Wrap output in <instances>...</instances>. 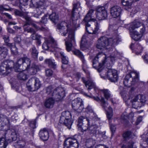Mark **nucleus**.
I'll return each instance as SVG.
<instances>
[{
    "label": "nucleus",
    "instance_id": "bf43d9fd",
    "mask_svg": "<svg viewBox=\"0 0 148 148\" xmlns=\"http://www.w3.org/2000/svg\"><path fill=\"white\" fill-rule=\"evenodd\" d=\"M49 17V16L47 14L45 15L42 18V20L41 21V23H46L47 21V17Z\"/></svg>",
    "mask_w": 148,
    "mask_h": 148
},
{
    "label": "nucleus",
    "instance_id": "a211bd4d",
    "mask_svg": "<svg viewBox=\"0 0 148 148\" xmlns=\"http://www.w3.org/2000/svg\"><path fill=\"white\" fill-rule=\"evenodd\" d=\"M72 105L73 109L79 112H82L84 108L83 101L79 98L73 100Z\"/></svg>",
    "mask_w": 148,
    "mask_h": 148
},
{
    "label": "nucleus",
    "instance_id": "39448f33",
    "mask_svg": "<svg viewBox=\"0 0 148 148\" xmlns=\"http://www.w3.org/2000/svg\"><path fill=\"white\" fill-rule=\"evenodd\" d=\"M135 135L134 134L130 131L124 132L123 134V142L125 145H123L122 148H133L135 142L133 139Z\"/></svg>",
    "mask_w": 148,
    "mask_h": 148
},
{
    "label": "nucleus",
    "instance_id": "603ef678",
    "mask_svg": "<svg viewBox=\"0 0 148 148\" xmlns=\"http://www.w3.org/2000/svg\"><path fill=\"white\" fill-rule=\"evenodd\" d=\"M121 94L124 100L126 101L127 99H128L129 97L127 92L125 91H122L121 92Z\"/></svg>",
    "mask_w": 148,
    "mask_h": 148
},
{
    "label": "nucleus",
    "instance_id": "20e7f679",
    "mask_svg": "<svg viewBox=\"0 0 148 148\" xmlns=\"http://www.w3.org/2000/svg\"><path fill=\"white\" fill-rule=\"evenodd\" d=\"M46 93L50 96H52L56 101L62 99L65 96V92L64 89L59 87L53 89L52 86L47 87L46 90Z\"/></svg>",
    "mask_w": 148,
    "mask_h": 148
},
{
    "label": "nucleus",
    "instance_id": "412c9836",
    "mask_svg": "<svg viewBox=\"0 0 148 148\" xmlns=\"http://www.w3.org/2000/svg\"><path fill=\"white\" fill-rule=\"evenodd\" d=\"M130 27L132 30L140 27V32L141 33H144L145 30L144 26L142 25L141 23L137 20L134 21L132 23Z\"/></svg>",
    "mask_w": 148,
    "mask_h": 148
},
{
    "label": "nucleus",
    "instance_id": "8fccbe9b",
    "mask_svg": "<svg viewBox=\"0 0 148 148\" xmlns=\"http://www.w3.org/2000/svg\"><path fill=\"white\" fill-rule=\"evenodd\" d=\"M128 117L127 116L123 114H122L121 117V122L124 124H126L128 122Z\"/></svg>",
    "mask_w": 148,
    "mask_h": 148
},
{
    "label": "nucleus",
    "instance_id": "f257e3e1",
    "mask_svg": "<svg viewBox=\"0 0 148 148\" xmlns=\"http://www.w3.org/2000/svg\"><path fill=\"white\" fill-rule=\"evenodd\" d=\"M80 5V3L78 1L74 3L71 13L72 25L71 23H66L64 22H62L57 25V29L61 35L65 36L69 31L68 38L64 40L66 49L68 52L71 50L72 43L75 42L74 30L77 26L76 21L79 18V12L81 10Z\"/></svg>",
    "mask_w": 148,
    "mask_h": 148
},
{
    "label": "nucleus",
    "instance_id": "ea45409f",
    "mask_svg": "<svg viewBox=\"0 0 148 148\" xmlns=\"http://www.w3.org/2000/svg\"><path fill=\"white\" fill-rule=\"evenodd\" d=\"M25 142L23 140H21L15 143L14 144V146L16 148H20L23 147L25 145Z\"/></svg>",
    "mask_w": 148,
    "mask_h": 148
},
{
    "label": "nucleus",
    "instance_id": "f8f14e48",
    "mask_svg": "<svg viewBox=\"0 0 148 148\" xmlns=\"http://www.w3.org/2000/svg\"><path fill=\"white\" fill-rule=\"evenodd\" d=\"M60 123L65 125L69 129L71 128L73 122L71 121V115L69 112L65 111L62 113Z\"/></svg>",
    "mask_w": 148,
    "mask_h": 148
},
{
    "label": "nucleus",
    "instance_id": "0e129e2a",
    "mask_svg": "<svg viewBox=\"0 0 148 148\" xmlns=\"http://www.w3.org/2000/svg\"><path fill=\"white\" fill-rule=\"evenodd\" d=\"M36 121L35 120L33 121H32L30 123V127L33 128H35L36 127Z\"/></svg>",
    "mask_w": 148,
    "mask_h": 148
},
{
    "label": "nucleus",
    "instance_id": "2eb2a0df",
    "mask_svg": "<svg viewBox=\"0 0 148 148\" xmlns=\"http://www.w3.org/2000/svg\"><path fill=\"white\" fill-rule=\"evenodd\" d=\"M96 16L99 20H104L107 17V11L104 6H98L96 9Z\"/></svg>",
    "mask_w": 148,
    "mask_h": 148
},
{
    "label": "nucleus",
    "instance_id": "13d9d810",
    "mask_svg": "<svg viewBox=\"0 0 148 148\" xmlns=\"http://www.w3.org/2000/svg\"><path fill=\"white\" fill-rule=\"evenodd\" d=\"M14 41L17 43L19 44L21 41V39L20 36H17L14 38Z\"/></svg>",
    "mask_w": 148,
    "mask_h": 148
},
{
    "label": "nucleus",
    "instance_id": "3c124183",
    "mask_svg": "<svg viewBox=\"0 0 148 148\" xmlns=\"http://www.w3.org/2000/svg\"><path fill=\"white\" fill-rule=\"evenodd\" d=\"M10 137L12 140H15L17 138V135L15 130H14L11 131Z\"/></svg>",
    "mask_w": 148,
    "mask_h": 148
},
{
    "label": "nucleus",
    "instance_id": "e2e57ef3",
    "mask_svg": "<svg viewBox=\"0 0 148 148\" xmlns=\"http://www.w3.org/2000/svg\"><path fill=\"white\" fill-rule=\"evenodd\" d=\"M110 126L111 131L112 132V134L115 132L116 130V127L114 125L110 123Z\"/></svg>",
    "mask_w": 148,
    "mask_h": 148
},
{
    "label": "nucleus",
    "instance_id": "864d4df0",
    "mask_svg": "<svg viewBox=\"0 0 148 148\" xmlns=\"http://www.w3.org/2000/svg\"><path fill=\"white\" fill-rule=\"evenodd\" d=\"M11 88L17 92L19 89L18 84L16 82H14L11 83Z\"/></svg>",
    "mask_w": 148,
    "mask_h": 148
},
{
    "label": "nucleus",
    "instance_id": "9b49d317",
    "mask_svg": "<svg viewBox=\"0 0 148 148\" xmlns=\"http://www.w3.org/2000/svg\"><path fill=\"white\" fill-rule=\"evenodd\" d=\"M41 85V82L39 79L35 77L30 79L27 84L28 90L30 91L37 90Z\"/></svg>",
    "mask_w": 148,
    "mask_h": 148
},
{
    "label": "nucleus",
    "instance_id": "5701e85b",
    "mask_svg": "<svg viewBox=\"0 0 148 148\" xmlns=\"http://www.w3.org/2000/svg\"><path fill=\"white\" fill-rule=\"evenodd\" d=\"M82 81L85 84L86 87L87 88L88 90H90L92 88H95V85L93 80L90 78H89L87 80H86L85 78L82 77Z\"/></svg>",
    "mask_w": 148,
    "mask_h": 148
},
{
    "label": "nucleus",
    "instance_id": "de8ad7c7",
    "mask_svg": "<svg viewBox=\"0 0 148 148\" xmlns=\"http://www.w3.org/2000/svg\"><path fill=\"white\" fill-rule=\"evenodd\" d=\"M108 111L107 113V116L109 120H110L113 116L112 110V108L110 106L109 107Z\"/></svg>",
    "mask_w": 148,
    "mask_h": 148
},
{
    "label": "nucleus",
    "instance_id": "aec40b11",
    "mask_svg": "<svg viewBox=\"0 0 148 148\" xmlns=\"http://www.w3.org/2000/svg\"><path fill=\"white\" fill-rule=\"evenodd\" d=\"M130 48L133 52L137 55L140 54L142 51L143 48L141 45L138 43H132Z\"/></svg>",
    "mask_w": 148,
    "mask_h": 148
},
{
    "label": "nucleus",
    "instance_id": "69168bd1",
    "mask_svg": "<svg viewBox=\"0 0 148 148\" xmlns=\"http://www.w3.org/2000/svg\"><path fill=\"white\" fill-rule=\"evenodd\" d=\"M86 111L87 112L88 114L90 112H90L93 111L91 108V107L89 106H88L86 108Z\"/></svg>",
    "mask_w": 148,
    "mask_h": 148
},
{
    "label": "nucleus",
    "instance_id": "052dcab7",
    "mask_svg": "<svg viewBox=\"0 0 148 148\" xmlns=\"http://www.w3.org/2000/svg\"><path fill=\"white\" fill-rule=\"evenodd\" d=\"M14 12L16 15L18 16H23L24 15L23 13L22 12L18 10H15Z\"/></svg>",
    "mask_w": 148,
    "mask_h": 148
},
{
    "label": "nucleus",
    "instance_id": "4c0bfd02",
    "mask_svg": "<svg viewBox=\"0 0 148 148\" xmlns=\"http://www.w3.org/2000/svg\"><path fill=\"white\" fill-rule=\"evenodd\" d=\"M125 9L128 11L130 12L131 15L136 14L138 10V8L136 7H131V6L128 7L127 8H125Z\"/></svg>",
    "mask_w": 148,
    "mask_h": 148
},
{
    "label": "nucleus",
    "instance_id": "a19ab883",
    "mask_svg": "<svg viewBox=\"0 0 148 148\" xmlns=\"http://www.w3.org/2000/svg\"><path fill=\"white\" fill-rule=\"evenodd\" d=\"M133 2V0H122L121 1L122 4L127 8L131 6Z\"/></svg>",
    "mask_w": 148,
    "mask_h": 148
},
{
    "label": "nucleus",
    "instance_id": "79ce46f5",
    "mask_svg": "<svg viewBox=\"0 0 148 148\" xmlns=\"http://www.w3.org/2000/svg\"><path fill=\"white\" fill-rule=\"evenodd\" d=\"M60 53L62 57V63L65 64H67L68 63V58L65 55L63 52L61 51Z\"/></svg>",
    "mask_w": 148,
    "mask_h": 148
},
{
    "label": "nucleus",
    "instance_id": "774afa93",
    "mask_svg": "<svg viewBox=\"0 0 148 148\" xmlns=\"http://www.w3.org/2000/svg\"><path fill=\"white\" fill-rule=\"evenodd\" d=\"M143 59L144 61L146 63H148V54H146L144 57Z\"/></svg>",
    "mask_w": 148,
    "mask_h": 148
},
{
    "label": "nucleus",
    "instance_id": "6e6552de",
    "mask_svg": "<svg viewBox=\"0 0 148 148\" xmlns=\"http://www.w3.org/2000/svg\"><path fill=\"white\" fill-rule=\"evenodd\" d=\"M139 80L138 74L135 72H132L126 75L123 80V84L127 87H130L138 82Z\"/></svg>",
    "mask_w": 148,
    "mask_h": 148
},
{
    "label": "nucleus",
    "instance_id": "2f4dec72",
    "mask_svg": "<svg viewBox=\"0 0 148 148\" xmlns=\"http://www.w3.org/2000/svg\"><path fill=\"white\" fill-rule=\"evenodd\" d=\"M89 116L88 118L86 116H83L87 118L88 119L90 120V123L91 121H96L99 120V119L97 117L96 114L93 111L90 112L88 114Z\"/></svg>",
    "mask_w": 148,
    "mask_h": 148
},
{
    "label": "nucleus",
    "instance_id": "5fc2aeb1",
    "mask_svg": "<svg viewBox=\"0 0 148 148\" xmlns=\"http://www.w3.org/2000/svg\"><path fill=\"white\" fill-rule=\"evenodd\" d=\"M119 55L117 51H115L114 53H112L110 56V58L112 60H113L116 57Z\"/></svg>",
    "mask_w": 148,
    "mask_h": 148
},
{
    "label": "nucleus",
    "instance_id": "f03ea898",
    "mask_svg": "<svg viewBox=\"0 0 148 148\" xmlns=\"http://www.w3.org/2000/svg\"><path fill=\"white\" fill-rule=\"evenodd\" d=\"M94 10H90L87 13L82 21L85 23L86 31L90 34H97L100 29V23L93 18Z\"/></svg>",
    "mask_w": 148,
    "mask_h": 148
},
{
    "label": "nucleus",
    "instance_id": "6e6d98bb",
    "mask_svg": "<svg viewBox=\"0 0 148 148\" xmlns=\"http://www.w3.org/2000/svg\"><path fill=\"white\" fill-rule=\"evenodd\" d=\"M53 72L50 69H47L45 70V75L48 77L51 76L53 74Z\"/></svg>",
    "mask_w": 148,
    "mask_h": 148
},
{
    "label": "nucleus",
    "instance_id": "49530a36",
    "mask_svg": "<svg viewBox=\"0 0 148 148\" xmlns=\"http://www.w3.org/2000/svg\"><path fill=\"white\" fill-rule=\"evenodd\" d=\"M10 47L12 53L14 55H16L17 53V50L15 45H12L10 43Z\"/></svg>",
    "mask_w": 148,
    "mask_h": 148
},
{
    "label": "nucleus",
    "instance_id": "4d7b16f0",
    "mask_svg": "<svg viewBox=\"0 0 148 148\" xmlns=\"http://www.w3.org/2000/svg\"><path fill=\"white\" fill-rule=\"evenodd\" d=\"M9 37L8 35H4L3 36V38L5 42V43L6 45L8 46H9Z\"/></svg>",
    "mask_w": 148,
    "mask_h": 148
},
{
    "label": "nucleus",
    "instance_id": "423d86ee",
    "mask_svg": "<svg viewBox=\"0 0 148 148\" xmlns=\"http://www.w3.org/2000/svg\"><path fill=\"white\" fill-rule=\"evenodd\" d=\"M106 55L103 53H98L92 61V66L94 68L97 69L99 72L102 70L101 67L105 63Z\"/></svg>",
    "mask_w": 148,
    "mask_h": 148
},
{
    "label": "nucleus",
    "instance_id": "393cba45",
    "mask_svg": "<svg viewBox=\"0 0 148 148\" xmlns=\"http://www.w3.org/2000/svg\"><path fill=\"white\" fill-rule=\"evenodd\" d=\"M39 134L40 138L43 140H47L49 138V132L46 128L41 129Z\"/></svg>",
    "mask_w": 148,
    "mask_h": 148
},
{
    "label": "nucleus",
    "instance_id": "473e14b6",
    "mask_svg": "<svg viewBox=\"0 0 148 148\" xmlns=\"http://www.w3.org/2000/svg\"><path fill=\"white\" fill-rule=\"evenodd\" d=\"M39 69V66H38L35 65L34 67L31 68H29L28 69V73L29 75H34L36 74L37 70Z\"/></svg>",
    "mask_w": 148,
    "mask_h": 148
},
{
    "label": "nucleus",
    "instance_id": "58836bf2",
    "mask_svg": "<svg viewBox=\"0 0 148 148\" xmlns=\"http://www.w3.org/2000/svg\"><path fill=\"white\" fill-rule=\"evenodd\" d=\"M8 145V142L5 138H0V148H6Z\"/></svg>",
    "mask_w": 148,
    "mask_h": 148
},
{
    "label": "nucleus",
    "instance_id": "09e8293b",
    "mask_svg": "<svg viewBox=\"0 0 148 148\" xmlns=\"http://www.w3.org/2000/svg\"><path fill=\"white\" fill-rule=\"evenodd\" d=\"M100 101L101 102V106L104 109L106 110L108 106L107 103L105 101L103 97L101 98Z\"/></svg>",
    "mask_w": 148,
    "mask_h": 148
},
{
    "label": "nucleus",
    "instance_id": "f3484780",
    "mask_svg": "<svg viewBox=\"0 0 148 148\" xmlns=\"http://www.w3.org/2000/svg\"><path fill=\"white\" fill-rule=\"evenodd\" d=\"M9 60H6L2 62L0 65V74L5 76L7 75L9 72Z\"/></svg>",
    "mask_w": 148,
    "mask_h": 148
},
{
    "label": "nucleus",
    "instance_id": "338daca9",
    "mask_svg": "<svg viewBox=\"0 0 148 148\" xmlns=\"http://www.w3.org/2000/svg\"><path fill=\"white\" fill-rule=\"evenodd\" d=\"M23 42L26 44H27L31 42L30 39L28 38H26L23 40Z\"/></svg>",
    "mask_w": 148,
    "mask_h": 148
},
{
    "label": "nucleus",
    "instance_id": "b1692460",
    "mask_svg": "<svg viewBox=\"0 0 148 148\" xmlns=\"http://www.w3.org/2000/svg\"><path fill=\"white\" fill-rule=\"evenodd\" d=\"M109 39L110 46L112 48V46L118 44L121 41L120 38L119 37V36L117 34H115Z\"/></svg>",
    "mask_w": 148,
    "mask_h": 148
},
{
    "label": "nucleus",
    "instance_id": "a18cd8bd",
    "mask_svg": "<svg viewBox=\"0 0 148 148\" xmlns=\"http://www.w3.org/2000/svg\"><path fill=\"white\" fill-rule=\"evenodd\" d=\"M104 96L106 99L107 100L110 99L113 102V101L112 99L110 98L111 94L110 93L108 90H103Z\"/></svg>",
    "mask_w": 148,
    "mask_h": 148
},
{
    "label": "nucleus",
    "instance_id": "4468645a",
    "mask_svg": "<svg viewBox=\"0 0 148 148\" xmlns=\"http://www.w3.org/2000/svg\"><path fill=\"white\" fill-rule=\"evenodd\" d=\"M68 138L65 140L64 143V148H78V142L75 136Z\"/></svg>",
    "mask_w": 148,
    "mask_h": 148
},
{
    "label": "nucleus",
    "instance_id": "6ab92c4d",
    "mask_svg": "<svg viewBox=\"0 0 148 148\" xmlns=\"http://www.w3.org/2000/svg\"><path fill=\"white\" fill-rule=\"evenodd\" d=\"M121 8L117 5H114L111 7L110 13L113 18H116L120 16L121 12Z\"/></svg>",
    "mask_w": 148,
    "mask_h": 148
},
{
    "label": "nucleus",
    "instance_id": "c85d7f7f",
    "mask_svg": "<svg viewBox=\"0 0 148 148\" xmlns=\"http://www.w3.org/2000/svg\"><path fill=\"white\" fill-rule=\"evenodd\" d=\"M17 75L18 78L21 80H25L28 78V76L26 74L25 70H21V71Z\"/></svg>",
    "mask_w": 148,
    "mask_h": 148
},
{
    "label": "nucleus",
    "instance_id": "e433bc0d",
    "mask_svg": "<svg viewBox=\"0 0 148 148\" xmlns=\"http://www.w3.org/2000/svg\"><path fill=\"white\" fill-rule=\"evenodd\" d=\"M50 19L53 22L56 23L58 21V16L55 12H53L51 14L49 15Z\"/></svg>",
    "mask_w": 148,
    "mask_h": 148
},
{
    "label": "nucleus",
    "instance_id": "bb28decb",
    "mask_svg": "<svg viewBox=\"0 0 148 148\" xmlns=\"http://www.w3.org/2000/svg\"><path fill=\"white\" fill-rule=\"evenodd\" d=\"M54 99L53 97H49L45 102V106L47 108H51L53 107L55 103Z\"/></svg>",
    "mask_w": 148,
    "mask_h": 148
},
{
    "label": "nucleus",
    "instance_id": "9d476101",
    "mask_svg": "<svg viewBox=\"0 0 148 148\" xmlns=\"http://www.w3.org/2000/svg\"><path fill=\"white\" fill-rule=\"evenodd\" d=\"M146 100L145 96L139 95L133 97L130 101L132 107L134 108L138 109L144 105Z\"/></svg>",
    "mask_w": 148,
    "mask_h": 148
},
{
    "label": "nucleus",
    "instance_id": "7c9ffc66",
    "mask_svg": "<svg viewBox=\"0 0 148 148\" xmlns=\"http://www.w3.org/2000/svg\"><path fill=\"white\" fill-rule=\"evenodd\" d=\"M8 50L5 47H0V60L5 58L8 53Z\"/></svg>",
    "mask_w": 148,
    "mask_h": 148
},
{
    "label": "nucleus",
    "instance_id": "0eeeda50",
    "mask_svg": "<svg viewBox=\"0 0 148 148\" xmlns=\"http://www.w3.org/2000/svg\"><path fill=\"white\" fill-rule=\"evenodd\" d=\"M31 61L27 58H22L17 61L15 64L14 65V67L15 72H19L21 70H25L29 67Z\"/></svg>",
    "mask_w": 148,
    "mask_h": 148
},
{
    "label": "nucleus",
    "instance_id": "c756f323",
    "mask_svg": "<svg viewBox=\"0 0 148 148\" xmlns=\"http://www.w3.org/2000/svg\"><path fill=\"white\" fill-rule=\"evenodd\" d=\"M88 47V42L85 39V36L84 35L81 41L80 48L82 50H84Z\"/></svg>",
    "mask_w": 148,
    "mask_h": 148
},
{
    "label": "nucleus",
    "instance_id": "dca6fc26",
    "mask_svg": "<svg viewBox=\"0 0 148 148\" xmlns=\"http://www.w3.org/2000/svg\"><path fill=\"white\" fill-rule=\"evenodd\" d=\"M51 47L53 49L52 50V51H57L58 49L56 42L52 38H51L48 40L45 41L42 45V49L45 50H47Z\"/></svg>",
    "mask_w": 148,
    "mask_h": 148
},
{
    "label": "nucleus",
    "instance_id": "ddd939ff",
    "mask_svg": "<svg viewBox=\"0 0 148 148\" xmlns=\"http://www.w3.org/2000/svg\"><path fill=\"white\" fill-rule=\"evenodd\" d=\"M96 47L101 49H109V51H111L112 49L110 46L109 38L105 36L101 37L98 40Z\"/></svg>",
    "mask_w": 148,
    "mask_h": 148
},
{
    "label": "nucleus",
    "instance_id": "1a4fd4ad",
    "mask_svg": "<svg viewBox=\"0 0 148 148\" xmlns=\"http://www.w3.org/2000/svg\"><path fill=\"white\" fill-rule=\"evenodd\" d=\"M104 70H102L101 72V77L104 79L107 78L112 82H116L118 81V76L116 70L114 69H109L105 73V75L103 74Z\"/></svg>",
    "mask_w": 148,
    "mask_h": 148
},
{
    "label": "nucleus",
    "instance_id": "c03bdc74",
    "mask_svg": "<svg viewBox=\"0 0 148 148\" xmlns=\"http://www.w3.org/2000/svg\"><path fill=\"white\" fill-rule=\"evenodd\" d=\"M95 141L92 139H89L86 143V145L88 148H92L95 144Z\"/></svg>",
    "mask_w": 148,
    "mask_h": 148
},
{
    "label": "nucleus",
    "instance_id": "f704fd0d",
    "mask_svg": "<svg viewBox=\"0 0 148 148\" xmlns=\"http://www.w3.org/2000/svg\"><path fill=\"white\" fill-rule=\"evenodd\" d=\"M31 37L33 40H36L37 43L39 45H41V38L42 37L40 35L35 33V34H32Z\"/></svg>",
    "mask_w": 148,
    "mask_h": 148
},
{
    "label": "nucleus",
    "instance_id": "cd10ccee",
    "mask_svg": "<svg viewBox=\"0 0 148 148\" xmlns=\"http://www.w3.org/2000/svg\"><path fill=\"white\" fill-rule=\"evenodd\" d=\"M139 33L138 32L136 31H133L131 32L130 35L132 38L135 41H138L140 40L142 36L143 33Z\"/></svg>",
    "mask_w": 148,
    "mask_h": 148
},
{
    "label": "nucleus",
    "instance_id": "7ed1b4c3",
    "mask_svg": "<svg viewBox=\"0 0 148 148\" xmlns=\"http://www.w3.org/2000/svg\"><path fill=\"white\" fill-rule=\"evenodd\" d=\"M90 120L87 118L83 116L79 117L77 124L78 130L83 132L89 130L91 133L96 134L98 131L99 126L92 122L90 126Z\"/></svg>",
    "mask_w": 148,
    "mask_h": 148
},
{
    "label": "nucleus",
    "instance_id": "a878e982",
    "mask_svg": "<svg viewBox=\"0 0 148 148\" xmlns=\"http://www.w3.org/2000/svg\"><path fill=\"white\" fill-rule=\"evenodd\" d=\"M46 0H31L33 4H36L37 7L40 8L39 10L45 9L46 8L45 5V1Z\"/></svg>",
    "mask_w": 148,
    "mask_h": 148
},
{
    "label": "nucleus",
    "instance_id": "4be33fe9",
    "mask_svg": "<svg viewBox=\"0 0 148 148\" xmlns=\"http://www.w3.org/2000/svg\"><path fill=\"white\" fill-rule=\"evenodd\" d=\"M73 53L78 56L82 60L83 64L82 65V68L84 71V69L87 67V65L86 64V60L84 59V56L81 52L78 50L75 49L73 51Z\"/></svg>",
    "mask_w": 148,
    "mask_h": 148
},
{
    "label": "nucleus",
    "instance_id": "72a5a7b5",
    "mask_svg": "<svg viewBox=\"0 0 148 148\" xmlns=\"http://www.w3.org/2000/svg\"><path fill=\"white\" fill-rule=\"evenodd\" d=\"M45 63L48 65V66L51 68L55 69L56 67V64L54 60L51 59H47L45 60Z\"/></svg>",
    "mask_w": 148,
    "mask_h": 148
},
{
    "label": "nucleus",
    "instance_id": "c9c22d12",
    "mask_svg": "<svg viewBox=\"0 0 148 148\" xmlns=\"http://www.w3.org/2000/svg\"><path fill=\"white\" fill-rule=\"evenodd\" d=\"M33 58L36 59L37 58L38 52L35 46L32 47L29 50Z\"/></svg>",
    "mask_w": 148,
    "mask_h": 148
},
{
    "label": "nucleus",
    "instance_id": "37998d69",
    "mask_svg": "<svg viewBox=\"0 0 148 148\" xmlns=\"http://www.w3.org/2000/svg\"><path fill=\"white\" fill-rule=\"evenodd\" d=\"M27 25H28L27 23H25L23 27L25 31L27 32L28 33H32V34H35L36 33L35 30L32 28L26 27Z\"/></svg>",
    "mask_w": 148,
    "mask_h": 148
},
{
    "label": "nucleus",
    "instance_id": "680f3d73",
    "mask_svg": "<svg viewBox=\"0 0 148 148\" xmlns=\"http://www.w3.org/2000/svg\"><path fill=\"white\" fill-rule=\"evenodd\" d=\"M144 143H143L142 142H141L140 143L141 146L142 147V148H145V147H147V145H148V138H147V141H144Z\"/></svg>",
    "mask_w": 148,
    "mask_h": 148
}]
</instances>
